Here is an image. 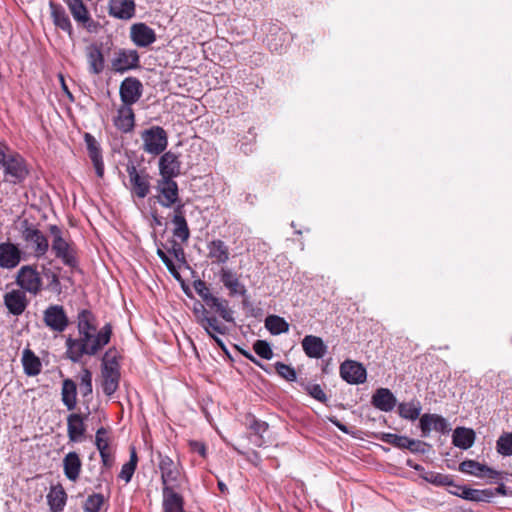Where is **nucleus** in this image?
<instances>
[{
	"instance_id": "b1692460",
	"label": "nucleus",
	"mask_w": 512,
	"mask_h": 512,
	"mask_svg": "<svg viewBox=\"0 0 512 512\" xmlns=\"http://www.w3.org/2000/svg\"><path fill=\"white\" fill-rule=\"evenodd\" d=\"M159 171L161 178L173 179L180 172V163L177 156L172 152L164 153L159 160Z\"/></svg>"
},
{
	"instance_id": "58836bf2",
	"label": "nucleus",
	"mask_w": 512,
	"mask_h": 512,
	"mask_svg": "<svg viewBox=\"0 0 512 512\" xmlns=\"http://www.w3.org/2000/svg\"><path fill=\"white\" fill-rule=\"evenodd\" d=\"M22 364L25 374L29 376H36L41 372V362L30 349L23 351Z\"/></svg>"
},
{
	"instance_id": "79ce46f5",
	"label": "nucleus",
	"mask_w": 512,
	"mask_h": 512,
	"mask_svg": "<svg viewBox=\"0 0 512 512\" xmlns=\"http://www.w3.org/2000/svg\"><path fill=\"white\" fill-rule=\"evenodd\" d=\"M50 7H51V14H52L54 24L57 27L61 28L63 31H66L69 34H71L72 25H71L68 15L66 14L63 7H61L59 5H55L53 3L50 4Z\"/></svg>"
},
{
	"instance_id": "2eb2a0df",
	"label": "nucleus",
	"mask_w": 512,
	"mask_h": 512,
	"mask_svg": "<svg viewBox=\"0 0 512 512\" xmlns=\"http://www.w3.org/2000/svg\"><path fill=\"white\" fill-rule=\"evenodd\" d=\"M419 425L423 437H427L431 431H436L442 434L450 431L447 420L438 414H423L420 417Z\"/></svg>"
},
{
	"instance_id": "774afa93",
	"label": "nucleus",
	"mask_w": 512,
	"mask_h": 512,
	"mask_svg": "<svg viewBox=\"0 0 512 512\" xmlns=\"http://www.w3.org/2000/svg\"><path fill=\"white\" fill-rule=\"evenodd\" d=\"M218 487H219V489H220L222 492L227 491V487H226V485H225L222 481H219V482H218Z\"/></svg>"
},
{
	"instance_id": "e433bc0d",
	"label": "nucleus",
	"mask_w": 512,
	"mask_h": 512,
	"mask_svg": "<svg viewBox=\"0 0 512 512\" xmlns=\"http://www.w3.org/2000/svg\"><path fill=\"white\" fill-rule=\"evenodd\" d=\"M97 449L100 452V456L103 462V465L107 468L111 467L113 464V455L109 448V442L106 438V431L103 428H100L96 432V440H95Z\"/></svg>"
},
{
	"instance_id": "39448f33",
	"label": "nucleus",
	"mask_w": 512,
	"mask_h": 512,
	"mask_svg": "<svg viewBox=\"0 0 512 512\" xmlns=\"http://www.w3.org/2000/svg\"><path fill=\"white\" fill-rule=\"evenodd\" d=\"M196 293L210 310H214L226 322H234L233 311L229 307V302L217 296H214L206 283L198 280L194 283Z\"/></svg>"
},
{
	"instance_id": "4d7b16f0",
	"label": "nucleus",
	"mask_w": 512,
	"mask_h": 512,
	"mask_svg": "<svg viewBox=\"0 0 512 512\" xmlns=\"http://www.w3.org/2000/svg\"><path fill=\"white\" fill-rule=\"evenodd\" d=\"M426 444L419 441V440H414V439H410L407 437V440H406V444H405V449H408L410 450L411 452H420V453H424L425 452V449H424V446Z\"/></svg>"
},
{
	"instance_id": "ddd939ff",
	"label": "nucleus",
	"mask_w": 512,
	"mask_h": 512,
	"mask_svg": "<svg viewBox=\"0 0 512 512\" xmlns=\"http://www.w3.org/2000/svg\"><path fill=\"white\" fill-rule=\"evenodd\" d=\"M22 238L25 242L33 245L34 255L37 258L44 256L49 249V242L46 236L34 226H26L22 231Z\"/></svg>"
},
{
	"instance_id": "680f3d73",
	"label": "nucleus",
	"mask_w": 512,
	"mask_h": 512,
	"mask_svg": "<svg viewBox=\"0 0 512 512\" xmlns=\"http://www.w3.org/2000/svg\"><path fill=\"white\" fill-rule=\"evenodd\" d=\"M59 78H60L61 86H62L64 93L72 100L73 99L72 93L69 91V89L65 83L64 77L62 75H59Z\"/></svg>"
},
{
	"instance_id": "4be33fe9",
	"label": "nucleus",
	"mask_w": 512,
	"mask_h": 512,
	"mask_svg": "<svg viewBox=\"0 0 512 512\" xmlns=\"http://www.w3.org/2000/svg\"><path fill=\"white\" fill-rule=\"evenodd\" d=\"M109 14L117 19H131L135 15L134 0H109Z\"/></svg>"
},
{
	"instance_id": "a18cd8bd",
	"label": "nucleus",
	"mask_w": 512,
	"mask_h": 512,
	"mask_svg": "<svg viewBox=\"0 0 512 512\" xmlns=\"http://www.w3.org/2000/svg\"><path fill=\"white\" fill-rule=\"evenodd\" d=\"M398 410L402 418L414 421L420 416L422 407L419 401L414 400L400 403Z\"/></svg>"
},
{
	"instance_id": "de8ad7c7",
	"label": "nucleus",
	"mask_w": 512,
	"mask_h": 512,
	"mask_svg": "<svg viewBox=\"0 0 512 512\" xmlns=\"http://www.w3.org/2000/svg\"><path fill=\"white\" fill-rule=\"evenodd\" d=\"M253 349L255 353L263 359L270 360L273 358V351L270 344L265 340H257Z\"/></svg>"
},
{
	"instance_id": "603ef678",
	"label": "nucleus",
	"mask_w": 512,
	"mask_h": 512,
	"mask_svg": "<svg viewBox=\"0 0 512 512\" xmlns=\"http://www.w3.org/2000/svg\"><path fill=\"white\" fill-rule=\"evenodd\" d=\"M382 440L388 444H391L397 448H404L407 437L392 433L383 434Z\"/></svg>"
},
{
	"instance_id": "473e14b6",
	"label": "nucleus",
	"mask_w": 512,
	"mask_h": 512,
	"mask_svg": "<svg viewBox=\"0 0 512 512\" xmlns=\"http://www.w3.org/2000/svg\"><path fill=\"white\" fill-rule=\"evenodd\" d=\"M163 509L164 512H185L182 497L172 487H163Z\"/></svg>"
},
{
	"instance_id": "2f4dec72",
	"label": "nucleus",
	"mask_w": 512,
	"mask_h": 512,
	"mask_svg": "<svg viewBox=\"0 0 512 512\" xmlns=\"http://www.w3.org/2000/svg\"><path fill=\"white\" fill-rule=\"evenodd\" d=\"M87 61L89 64V71L92 74L98 75L104 70V56L102 50L97 45H90L86 49Z\"/></svg>"
},
{
	"instance_id": "f03ea898",
	"label": "nucleus",
	"mask_w": 512,
	"mask_h": 512,
	"mask_svg": "<svg viewBox=\"0 0 512 512\" xmlns=\"http://www.w3.org/2000/svg\"><path fill=\"white\" fill-rule=\"evenodd\" d=\"M0 165L3 168L4 180L12 184L22 183L29 174L23 157L1 143Z\"/></svg>"
},
{
	"instance_id": "37998d69",
	"label": "nucleus",
	"mask_w": 512,
	"mask_h": 512,
	"mask_svg": "<svg viewBox=\"0 0 512 512\" xmlns=\"http://www.w3.org/2000/svg\"><path fill=\"white\" fill-rule=\"evenodd\" d=\"M265 327L272 335H279L289 331V323L277 315H269L265 319Z\"/></svg>"
},
{
	"instance_id": "393cba45",
	"label": "nucleus",
	"mask_w": 512,
	"mask_h": 512,
	"mask_svg": "<svg viewBox=\"0 0 512 512\" xmlns=\"http://www.w3.org/2000/svg\"><path fill=\"white\" fill-rule=\"evenodd\" d=\"M114 125L123 133L131 132L135 125V116L130 105L122 104L117 110Z\"/></svg>"
},
{
	"instance_id": "f8f14e48",
	"label": "nucleus",
	"mask_w": 512,
	"mask_h": 512,
	"mask_svg": "<svg viewBox=\"0 0 512 512\" xmlns=\"http://www.w3.org/2000/svg\"><path fill=\"white\" fill-rule=\"evenodd\" d=\"M143 86L140 80L135 77L125 78L119 88V94L124 105L132 106L142 96Z\"/></svg>"
},
{
	"instance_id": "0eeeda50",
	"label": "nucleus",
	"mask_w": 512,
	"mask_h": 512,
	"mask_svg": "<svg viewBox=\"0 0 512 512\" xmlns=\"http://www.w3.org/2000/svg\"><path fill=\"white\" fill-rule=\"evenodd\" d=\"M50 233L53 237L52 240V251L55 253V256L69 267H76L77 260L75 258V253L72 245L66 241L62 236L61 229L56 226H50Z\"/></svg>"
},
{
	"instance_id": "bf43d9fd",
	"label": "nucleus",
	"mask_w": 512,
	"mask_h": 512,
	"mask_svg": "<svg viewBox=\"0 0 512 512\" xmlns=\"http://www.w3.org/2000/svg\"><path fill=\"white\" fill-rule=\"evenodd\" d=\"M189 446L193 452L198 453L202 457L206 456V446L204 443L199 441H190Z\"/></svg>"
},
{
	"instance_id": "c03bdc74",
	"label": "nucleus",
	"mask_w": 512,
	"mask_h": 512,
	"mask_svg": "<svg viewBox=\"0 0 512 512\" xmlns=\"http://www.w3.org/2000/svg\"><path fill=\"white\" fill-rule=\"evenodd\" d=\"M462 498L465 500L475 502H488L495 496V493L491 489H473L466 486L465 490L461 492Z\"/></svg>"
},
{
	"instance_id": "72a5a7b5",
	"label": "nucleus",
	"mask_w": 512,
	"mask_h": 512,
	"mask_svg": "<svg viewBox=\"0 0 512 512\" xmlns=\"http://www.w3.org/2000/svg\"><path fill=\"white\" fill-rule=\"evenodd\" d=\"M182 209L183 205H178L174 210V216L172 219V223L174 225L173 235L182 241H187L190 236V232Z\"/></svg>"
},
{
	"instance_id": "a878e982",
	"label": "nucleus",
	"mask_w": 512,
	"mask_h": 512,
	"mask_svg": "<svg viewBox=\"0 0 512 512\" xmlns=\"http://www.w3.org/2000/svg\"><path fill=\"white\" fill-rule=\"evenodd\" d=\"M372 405L384 412H389L396 406L397 400L393 393L387 388H379L372 396Z\"/></svg>"
},
{
	"instance_id": "6e6552de",
	"label": "nucleus",
	"mask_w": 512,
	"mask_h": 512,
	"mask_svg": "<svg viewBox=\"0 0 512 512\" xmlns=\"http://www.w3.org/2000/svg\"><path fill=\"white\" fill-rule=\"evenodd\" d=\"M143 150L152 155L161 154L168 145L166 131L160 126H153L141 134Z\"/></svg>"
},
{
	"instance_id": "6e6d98bb",
	"label": "nucleus",
	"mask_w": 512,
	"mask_h": 512,
	"mask_svg": "<svg viewBox=\"0 0 512 512\" xmlns=\"http://www.w3.org/2000/svg\"><path fill=\"white\" fill-rule=\"evenodd\" d=\"M157 255L162 260V262L165 264V266L167 267L169 272L174 277L179 278L180 277L179 273H178L176 266H175L174 262L172 261V259H170L162 249H157Z\"/></svg>"
},
{
	"instance_id": "1a4fd4ad",
	"label": "nucleus",
	"mask_w": 512,
	"mask_h": 512,
	"mask_svg": "<svg viewBox=\"0 0 512 512\" xmlns=\"http://www.w3.org/2000/svg\"><path fill=\"white\" fill-rule=\"evenodd\" d=\"M16 283L24 291L37 295L42 289V279L34 266H22L16 277Z\"/></svg>"
},
{
	"instance_id": "412c9836",
	"label": "nucleus",
	"mask_w": 512,
	"mask_h": 512,
	"mask_svg": "<svg viewBox=\"0 0 512 512\" xmlns=\"http://www.w3.org/2000/svg\"><path fill=\"white\" fill-rule=\"evenodd\" d=\"M84 139L87 146L89 157L93 163L96 174L98 177H102L104 175V163L99 143L95 139V137L89 133L85 134Z\"/></svg>"
},
{
	"instance_id": "5fc2aeb1",
	"label": "nucleus",
	"mask_w": 512,
	"mask_h": 512,
	"mask_svg": "<svg viewBox=\"0 0 512 512\" xmlns=\"http://www.w3.org/2000/svg\"><path fill=\"white\" fill-rule=\"evenodd\" d=\"M424 479L435 485H452L451 478L440 473H431L429 476L424 477Z\"/></svg>"
},
{
	"instance_id": "dca6fc26",
	"label": "nucleus",
	"mask_w": 512,
	"mask_h": 512,
	"mask_svg": "<svg viewBox=\"0 0 512 512\" xmlns=\"http://www.w3.org/2000/svg\"><path fill=\"white\" fill-rule=\"evenodd\" d=\"M44 322L53 331L63 332L68 325V318L64 308L60 305H51L44 311Z\"/></svg>"
},
{
	"instance_id": "6ab92c4d",
	"label": "nucleus",
	"mask_w": 512,
	"mask_h": 512,
	"mask_svg": "<svg viewBox=\"0 0 512 512\" xmlns=\"http://www.w3.org/2000/svg\"><path fill=\"white\" fill-rule=\"evenodd\" d=\"M22 252L17 245L11 242L0 243V267L13 269L17 267L22 259Z\"/></svg>"
},
{
	"instance_id": "09e8293b",
	"label": "nucleus",
	"mask_w": 512,
	"mask_h": 512,
	"mask_svg": "<svg viewBox=\"0 0 512 512\" xmlns=\"http://www.w3.org/2000/svg\"><path fill=\"white\" fill-rule=\"evenodd\" d=\"M104 503L102 494H93L89 496L85 502V512H99Z\"/></svg>"
},
{
	"instance_id": "f257e3e1",
	"label": "nucleus",
	"mask_w": 512,
	"mask_h": 512,
	"mask_svg": "<svg viewBox=\"0 0 512 512\" xmlns=\"http://www.w3.org/2000/svg\"><path fill=\"white\" fill-rule=\"evenodd\" d=\"M111 335L112 327L110 324H106L98 332L89 334L88 339L69 337L66 340L67 357L76 363L81 360L83 355L93 356L109 343Z\"/></svg>"
},
{
	"instance_id": "c9c22d12",
	"label": "nucleus",
	"mask_w": 512,
	"mask_h": 512,
	"mask_svg": "<svg viewBox=\"0 0 512 512\" xmlns=\"http://www.w3.org/2000/svg\"><path fill=\"white\" fill-rule=\"evenodd\" d=\"M475 432L465 427H457L452 436L453 444L463 450H467L474 444Z\"/></svg>"
},
{
	"instance_id": "4468645a",
	"label": "nucleus",
	"mask_w": 512,
	"mask_h": 512,
	"mask_svg": "<svg viewBox=\"0 0 512 512\" xmlns=\"http://www.w3.org/2000/svg\"><path fill=\"white\" fill-rule=\"evenodd\" d=\"M340 375L349 384H362L366 381L367 372L361 363L346 360L340 365Z\"/></svg>"
},
{
	"instance_id": "20e7f679",
	"label": "nucleus",
	"mask_w": 512,
	"mask_h": 512,
	"mask_svg": "<svg viewBox=\"0 0 512 512\" xmlns=\"http://www.w3.org/2000/svg\"><path fill=\"white\" fill-rule=\"evenodd\" d=\"M102 390L105 395H113L119 386L120 367L117 362V352L108 350L102 359Z\"/></svg>"
},
{
	"instance_id": "5701e85b",
	"label": "nucleus",
	"mask_w": 512,
	"mask_h": 512,
	"mask_svg": "<svg viewBox=\"0 0 512 512\" xmlns=\"http://www.w3.org/2000/svg\"><path fill=\"white\" fill-rule=\"evenodd\" d=\"M4 304L13 315H21L27 307L26 295L23 291L12 290L4 295Z\"/></svg>"
},
{
	"instance_id": "9b49d317",
	"label": "nucleus",
	"mask_w": 512,
	"mask_h": 512,
	"mask_svg": "<svg viewBox=\"0 0 512 512\" xmlns=\"http://www.w3.org/2000/svg\"><path fill=\"white\" fill-rule=\"evenodd\" d=\"M156 190L158 192V202L161 206L170 208L178 201V185L173 179H159Z\"/></svg>"
},
{
	"instance_id": "cd10ccee",
	"label": "nucleus",
	"mask_w": 512,
	"mask_h": 512,
	"mask_svg": "<svg viewBox=\"0 0 512 512\" xmlns=\"http://www.w3.org/2000/svg\"><path fill=\"white\" fill-rule=\"evenodd\" d=\"M459 470L463 473L471 474L474 476H487L489 478H496L499 472L489 468L486 465L480 464L474 460H465L459 465Z\"/></svg>"
},
{
	"instance_id": "bb28decb",
	"label": "nucleus",
	"mask_w": 512,
	"mask_h": 512,
	"mask_svg": "<svg viewBox=\"0 0 512 512\" xmlns=\"http://www.w3.org/2000/svg\"><path fill=\"white\" fill-rule=\"evenodd\" d=\"M302 348L310 358L319 359L326 353V345L320 337L307 335L302 340Z\"/></svg>"
},
{
	"instance_id": "423d86ee",
	"label": "nucleus",
	"mask_w": 512,
	"mask_h": 512,
	"mask_svg": "<svg viewBox=\"0 0 512 512\" xmlns=\"http://www.w3.org/2000/svg\"><path fill=\"white\" fill-rule=\"evenodd\" d=\"M126 171L129 178L128 188L133 197L144 199L151 189V177L145 169H137L133 163H128Z\"/></svg>"
},
{
	"instance_id": "7ed1b4c3",
	"label": "nucleus",
	"mask_w": 512,
	"mask_h": 512,
	"mask_svg": "<svg viewBox=\"0 0 512 512\" xmlns=\"http://www.w3.org/2000/svg\"><path fill=\"white\" fill-rule=\"evenodd\" d=\"M210 310L205 303L199 301L193 305V314L196 322L205 330V332L224 349L223 341L216 336V334L224 335L227 333V327L214 315H211Z\"/></svg>"
},
{
	"instance_id": "a19ab883",
	"label": "nucleus",
	"mask_w": 512,
	"mask_h": 512,
	"mask_svg": "<svg viewBox=\"0 0 512 512\" xmlns=\"http://www.w3.org/2000/svg\"><path fill=\"white\" fill-rule=\"evenodd\" d=\"M62 401L68 410H73L76 406V384L71 379H65L62 383Z\"/></svg>"
},
{
	"instance_id": "c756f323",
	"label": "nucleus",
	"mask_w": 512,
	"mask_h": 512,
	"mask_svg": "<svg viewBox=\"0 0 512 512\" xmlns=\"http://www.w3.org/2000/svg\"><path fill=\"white\" fill-rule=\"evenodd\" d=\"M208 258L212 263L225 264L229 260V248L222 240H213L208 243Z\"/></svg>"
},
{
	"instance_id": "338daca9",
	"label": "nucleus",
	"mask_w": 512,
	"mask_h": 512,
	"mask_svg": "<svg viewBox=\"0 0 512 512\" xmlns=\"http://www.w3.org/2000/svg\"><path fill=\"white\" fill-rule=\"evenodd\" d=\"M51 285H59V278L56 274H52Z\"/></svg>"
},
{
	"instance_id": "0e129e2a",
	"label": "nucleus",
	"mask_w": 512,
	"mask_h": 512,
	"mask_svg": "<svg viewBox=\"0 0 512 512\" xmlns=\"http://www.w3.org/2000/svg\"><path fill=\"white\" fill-rule=\"evenodd\" d=\"M137 461H138V458H137L136 451L134 448H132L131 452H130V460L127 463L132 464V466L136 468Z\"/></svg>"
},
{
	"instance_id": "ea45409f",
	"label": "nucleus",
	"mask_w": 512,
	"mask_h": 512,
	"mask_svg": "<svg viewBox=\"0 0 512 512\" xmlns=\"http://www.w3.org/2000/svg\"><path fill=\"white\" fill-rule=\"evenodd\" d=\"M73 18L86 25L90 21L89 12L82 0H65Z\"/></svg>"
},
{
	"instance_id": "3c124183",
	"label": "nucleus",
	"mask_w": 512,
	"mask_h": 512,
	"mask_svg": "<svg viewBox=\"0 0 512 512\" xmlns=\"http://www.w3.org/2000/svg\"><path fill=\"white\" fill-rule=\"evenodd\" d=\"M306 392L314 399L325 403L327 396L319 384H308L305 387Z\"/></svg>"
},
{
	"instance_id": "e2e57ef3",
	"label": "nucleus",
	"mask_w": 512,
	"mask_h": 512,
	"mask_svg": "<svg viewBox=\"0 0 512 512\" xmlns=\"http://www.w3.org/2000/svg\"><path fill=\"white\" fill-rule=\"evenodd\" d=\"M257 432H265L268 428L267 423L265 422H255L253 427Z\"/></svg>"
},
{
	"instance_id": "a211bd4d",
	"label": "nucleus",
	"mask_w": 512,
	"mask_h": 512,
	"mask_svg": "<svg viewBox=\"0 0 512 512\" xmlns=\"http://www.w3.org/2000/svg\"><path fill=\"white\" fill-rule=\"evenodd\" d=\"M130 38L137 47H148L156 41V33L145 23H135L130 28Z\"/></svg>"
},
{
	"instance_id": "aec40b11",
	"label": "nucleus",
	"mask_w": 512,
	"mask_h": 512,
	"mask_svg": "<svg viewBox=\"0 0 512 512\" xmlns=\"http://www.w3.org/2000/svg\"><path fill=\"white\" fill-rule=\"evenodd\" d=\"M219 278L224 287L228 289L230 296L244 295L246 293L245 286L240 282L239 277L232 269L222 267L219 271Z\"/></svg>"
},
{
	"instance_id": "c85d7f7f",
	"label": "nucleus",
	"mask_w": 512,
	"mask_h": 512,
	"mask_svg": "<svg viewBox=\"0 0 512 512\" xmlns=\"http://www.w3.org/2000/svg\"><path fill=\"white\" fill-rule=\"evenodd\" d=\"M82 462L76 452H69L63 459V471L68 480L75 482L80 475Z\"/></svg>"
},
{
	"instance_id": "052dcab7",
	"label": "nucleus",
	"mask_w": 512,
	"mask_h": 512,
	"mask_svg": "<svg viewBox=\"0 0 512 512\" xmlns=\"http://www.w3.org/2000/svg\"><path fill=\"white\" fill-rule=\"evenodd\" d=\"M451 486L453 487V490H450V493L462 498L461 492L462 490H465L466 486L454 485L453 483Z\"/></svg>"
},
{
	"instance_id": "69168bd1",
	"label": "nucleus",
	"mask_w": 512,
	"mask_h": 512,
	"mask_svg": "<svg viewBox=\"0 0 512 512\" xmlns=\"http://www.w3.org/2000/svg\"><path fill=\"white\" fill-rule=\"evenodd\" d=\"M330 421L335 425L337 426L341 431L343 432H347V428L345 425H343L337 418H330Z\"/></svg>"
},
{
	"instance_id": "864d4df0",
	"label": "nucleus",
	"mask_w": 512,
	"mask_h": 512,
	"mask_svg": "<svg viewBox=\"0 0 512 512\" xmlns=\"http://www.w3.org/2000/svg\"><path fill=\"white\" fill-rule=\"evenodd\" d=\"M80 390L83 396L92 393V375L89 370H84L81 376Z\"/></svg>"
},
{
	"instance_id": "7c9ffc66",
	"label": "nucleus",
	"mask_w": 512,
	"mask_h": 512,
	"mask_svg": "<svg viewBox=\"0 0 512 512\" xmlns=\"http://www.w3.org/2000/svg\"><path fill=\"white\" fill-rule=\"evenodd\" d=\"M66 501L67 494L62 485L58 484L50 488L47 494V503L51 512H62L66 505Z\"/></svg>"
},
{
	"instance_id": "9d476101",
	"label": "nucleus",
	"mask_w": 512,
	"mask_h": 512,
	"mask_svg": "<svg viewBox=\"0 0 512 512\" xmlns=\"http://www.w3.org/2000/svg\"><path fill=\"white\" fill-rule=\"evenodd\" d=\"M139 67V54L133 49H119L111 60V68L114 72L124 73Z\"/></svg>"
},
{
	"instance_id": "4c0bfd02",
	"label": "nucleus",
	"mask_w": 512,
	"mask_h": 512,
	"mask_svg": "<svg viewBox=\"0 0 512 512\" xmlns=\"http://www.w3.org/2000/svg\"><path fill=\"white\" fill-rule=\"evenodd\" d=\"M78 331L79 338L88 339L89 334L96 332V325L94 323V316L88 310H83L78 315Z\"/></svg>"
},
{
	"instance_id": "8fccbe9b",
	"label": "nucleus",
	"mask_w": 512,
	"mask_h": 512,
	"mask_svg": "<svg viewBox=\"0 0 512 512\" xmlns=\"http://www.w3.org/2000/svg\"><path fill=\"white\" fill-rule=\"evenodd\" d=\"M275 369L276 372L287 381L293 382L297 378L295 369L290 365H286L282 362H276Z\"/></svg>"
},
{
	"instance_id": "13d9d810",
	"label": "nucleus",
	"mask_w": 512,
	"mask_h": 512,
	"mask_svg": "<svg viewBox=\"0 0 512 512\" xmlns=\"http://www.w3.org/2000/svg\"><path fill=\"white\" fill-rule=\"evenodd\" d=\"M135 467L132 466V464H128V463H125L122 468H121V471H120V474H119V477L123 480H125V482H129L135 472Z\"/></svg>"
},
{
	"instance_id": "f3484780",
	"label": "nucleus",
	"mask_w": 512,
	"mask_h": 512,
	"mask_svg": "<svg viewBox=\"0 0 512 512\" xmlns=\"http://www.w3.org/2000/svg\"><path fill=\"white\" fill-rule=\"evenodd\" d=\"M159 469L163 487H172L180 477L179 465L170 457L159 454Z\"/></svg>"
},
{
	"instance_id": "49530a36",
	"label": "nucleus",
	"mask_w": 512,
	"mask_h": 512,
	"mask_svg": "<svg viewBox=\"0 0 512 512\" xmlns=\"http://www.w3.org/2000/svg\"><path fill=\"white\" fill-rule=\"evenodd\" d=\"M497 452L503 456H512V432L501 435L496 443Z\"/></svg>"
},
{
	"instance_id": "f704fd0d",
	"label": "nucleus",
	"mask_w": 512,
	"mask_h": 512,
	"mask_svg": "<svg viewBox=\"0 0 512 512\" xmlns=\"http://www.w3.org/2000/svg\"><path fill=\"white\" fill-rule=\"evenodd\" d=\"M67 432L69 440L79 442L85 433L83 418L80 414H70L67 418Z\"/></svg>"
}]
</instances>
